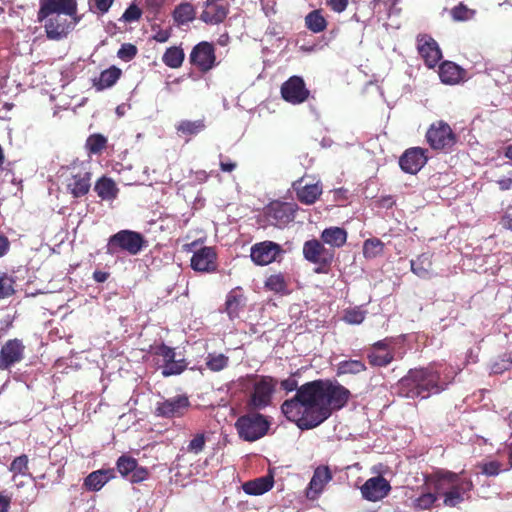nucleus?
<instances>
[{"mask_svg": "<svg viewBox=\"0 0 512 512\" xmlns=\"http://www.w3.org/2000/svg\"><path fill=\"white\" fill-rule=\"evenodd\" d=\"M286 392L296 390L291 399L281 405L284 416L301 430H310L327 420L333 411L341 410L348 403L351 392L337 381L317 379L298 387L295 375L280 382Z\"/></svg>", "mask_w": 512, "mask_h": 512, "instance_id": "nucleus-1", "label": "nucleus"}, {"mask_svg": "<svg viewBox=\"0 0 512 512\" xmlns=\"http://www.w3.org/2000/svg\"><path fill=\"white\" fill-rule=\"evenodd\" d=\"M447 386L448 382L441 379L440 372L433 366L410 369L399 381L401 395L411 399H427L432 394L441 393Z\"/></svg>", "mask_w": 512, "mask_h": 512, "instance_id": "nucleus-2", "label": "nucleus"}, {"mask_svg": "<svg viewBox=\"0 0 512 512\" xmlns=\"http://www.w3.org/2000/svg\"><path fill=\"white\" fill-rule=\"evenodd\" d=\"M433 483L436 493L443 497V503L448 507H455L468 499L474 487L471 479L443 470L433 474Z\"/></svg>", "mask_w": 512, "mask_h": 512, "instance_id": "nucleus-3", "label": "nucleus"}, {"mask_svg": "<svg viewBox=\"0 0 512 512\" xmlns=\"http://www.w3.org/2000/svg\"><path fill=\"white\" fill-rule=\"evenodd\" d=\"M240 385L248 393L246 406L258 411L272 403L278 380L268 375L247 374L240 379Z\"/></svg>", "mask_w": 512, "mask_h": 512, "instance_id": "nucleus-4", "label": "nucleus"}, {"mask_svg": "<svg viewBox=\"0 0 512 512\" xmlns=\"http://www.w3.org/2000/svg\"><path fill=\"white\" fill-rule=\"evenodd\" d=\"M270 424L266 416L253 410V412L238 417L235 422V428L242 440L254 442L268 433Z\"/></svg>", "mask_w": 512, "mask_h": 512, "instance_id": "nucleus-5", "label": "nucleus"}, {"mask_svg": "<svg viewBox=\"0 0 512 512\" xmlns=\"http://www.w3.org/2000/svg\"><path fill=\"white\" fill-rule=\"evenodd\" d=\"M147 241L144 236L133 230H120L111 235L106 245V254L116 255L119 252H127L130 255L139 254Z\"/></svg>", "mask_w": 512, "mask_h": 512, "instance_id": "nucleus-6", "label": "nucleus"}, {"mask_svg": "<svg viewBox=\"0 0 512 512\" xmlns=\"http://www.w3.org/2000/svg\"><path fill=\"white\" fill-rule=\"evenodd\" d=\"M425 140L432 150L449 153L457 144L458 136L447 122L437 120L428 127Z\"/></svg>", "mask_w": 512, "mask_h": 512, "instance_id": "nucleus-7", "label": "nucleus"}, {"mask_svg": "<svg viewBox=\"0 0 512 512\" xmlns=\"http://www.w3.org/2000/svg\"><path fill=\"white\" fill-rule=\"evenodd\" d=\"M303 257L309 263L316 265L314 271L318 274H327L334 261V249L326 248L318 239H310L304 242L302 248Z\"/></svg>", "mask_w": 512, "mask_h": 512, "instance_id": "nucleus-8", "label": "nucleus"}, {"mask_svg": "<svg viewBox=\"0 0 512 512\" xmlns=\"http://www.w3.org/2000/svg\"><path fill=\"white\" fill-rule=\"evenodd\" d=\"M68 15L64 12H56L44 19V29L46 37L49 40L59 41L68 36L74 26L80 21V18L76 15L71 17L72 20H68Z\"/></svg>", "mask_w": 512, "mask_h": 512, "instance_id": "nucleus-9", "label": "nucleus"}, {"mask_svg": "<svg viewBox=\"0 0 512 512\" xmlns=\"http://www.w3.org/2000/svg\"><path fill=\"white\" fill-rule=\"evenodd\" d=\"M190 401L188 396L181 394L171 398H163L156 403L154 415L161 418H180L183 417L189 407Z\"/></svg>", "mask_w": 512, "mask_h": 512, "instance_id": "nucleus-10", "label": "nucleus"}, {"mask_svg": "<svg viewBox=\"0 0 512 512\" xmlns=\"http://www.w3.org/2000/svg\"><path fill=\"white\" fill-rule=\"evenodd\" d=\"M295 212V204L273 201L264 209V216L269 224L283 227L294 220Z\"/></svg>", "mask_w": 512, "mask_h": 512, "instance_id": "nucleus-11", "label": "nucleus"}, {"mask_svg": "<svg viewBox=\"0 0 512 512\" xmlns=\"http://www.w3.org/2000/svg\"><path fill=\"white\" fill-rule=\"evenodd\" d=\"M189 60L201 73L209 72L216 65L214 45L207 41L196 44L192 48Z\"/></svg>", "mask_w": 512, "mask_h": 512, "instance_id": "nucleus-12", "label": "nucleus"}, {"mask_svg": "<svg viewBox=\"0 0 512 512\" xmlns=\"http://www.w3.org/2000/svg\"><path fill=\"white\" fill-rule=\"evenodd\" d=\"M281 97L288 103L298 105L304 103L310 96L305 82L300 76H291L280 88Z\"/></svg>", "mask_w": 512, "mask_h": 512, "instance_id": "nucleus-13", "label": "nucleus"}, {"mask_svg": "<svg viewBox=\"0 0 512 512\" xmlns=\"http://www.w3.org/2000/svg\"><path fill=\"white\" fill-rule=\"evenodd\" d=\"M391 340L385 338L374 342L366 349L368 363L372 367H387L394 360V349L390 346Z\"/></svg>", "mask_w": 512, "mask_h": 512, "instance_id": "nucleus-14", "label": "nucleus"}, {"mask_svg": "<svg viewBox=\"0 0 512 512\" xmlns=\"http://www.w3.org/2000/svg\"><path fill=\"white\" fill-rule=\"evenodd\" d=\"M77 11V0H39L37 19L42 22L56 12H64L69 17H75Z\"/></svg>", "mask_w": 512, "mask_h": 512, "instance_id": "nucleus-15", "label": "nucleus"}, {"mask_svg": "<svg viewBox=\"0 0 512 512\" xmlns=\"http://www.w3.org/2000/svg\"><path fill=\"white\" fill-rule=\"evenodd\" d=\"M25 357V345L23 341L14 338L6 341L0 349V370H9L20 363Z\"/></svg>", "mask_w": 512, "mask_h": 512, "instance_id": "nucleus-16", "label": "nucleus"}, {"mask_svg": "<svg viewBox=\"0 0 512 512\" xmlns=\"http://www.w3.org/2000/svg\"><path fill=\"white\" fill-rule=\"evenodd\" d=\"M417 50L428 68H434L442 59L441 49L429 34H419L416 38Z\"/></svg>", "mask_w": 512, "mask_h": 512, "instance_id": "nucleus-17", "label": "nucleus"}, {"mask_svg": "<svg viewBox=\"0 0 512 512\" xmlns=\"http://www.w3.org/2000/svg\"><path fill=\"white\" fill-rule=\"evenodd\" d=\"M362 498L377 502L384 499L391 491V485L382 475L371 477L360 487Z\"/></svg>", "mask_w": 512, "mask_h": 512, "instance_id": "nucleus-18", "label": "nucleus"}, {"mask_svg": "<svg viewBox=\"0 0 512 512\" xmlns=\"http://www.w3.org/2000/svg\"><path fill=\"white\" fill-rule=\"evenodd\" d=\"M229 11L230 6L226 0H206L200 20L208 25H218L225 21Z\"/></svg>", "mask_w": 512, "mask_h": 512, "instance_id": "nucleus-19", "label": "nucleus"}, {"mask_svg": "<svg viewBox=\"0 0 512 512\" xmlns=\"http://www.w3.org/2000/svg\"><path fill=\"white\" fill-rule=\"evenodd\" d=\"M281 252L282 248L279 244L263 241L251 247L250 257L255 264L265 266L275 261Z\"/></svg>", "mask_w": 512, "mask_h": 512, "instance_id": "nucleus-20", "label": "nucleus"}, {"mask_svg": "<svg viewBox=\"0 0 512 512\" xmlns=\"http://www.w3.org/2000/svg\"><path fill=\"white\" fill-rule=\"evenodd\" d=\"M427 149L412 147L407 149L399 159L401 169L409 174H416L427 163Z\"/></svg>", "mask_w": 512, "mask_h": 512, "instance_id": "nucleus-21", "label": "nucleus"}, {"mask_svg": "<svg viewBox=\"0 0 512 512\" xmlns=\"http://www.w3.org/2000/svg\"><path fill=\"white\" fill-rule=\"evenodd\" d=\"M191 268L197 272L211 273L217 269V254L212 247H202L194 252Z\"/></svg>", "mask_w": 512, "mask_h": 512, "instance_id": "nucleus-22", "label": "nucleus"}, {"mask_svg": "<svg viewBox=\"0 0 512 512\" xmlns=\"http://www.w3.org/2000/svg\"><path fill=\"white\" fill-rule=\"evenodd\" d=\"M303 182L304 177L294 181L292 184L297 199L306 205L314 204L322 194V185L320 183L303 184Z\"/></svg>", "mask_w": 512, "mask_h": 512, "instance_id": "nucleus-23", "label": "nucleus"}, {"mask_svg": "<svg viewBox=\"0 0 512 512\" xmlns=\"http://www.w3.org/2000/svg\"><path fill=\"white\" fill-rule=\"evenodd\" d=\"M91 172L77 171L71 173V178L67 183V190L74 198H81L88 194L91 188Z\"/></svg>", "mask_w": 512, "mask_h": 512, "instance_id": "nucleus-24", "label": "nucleus"}, {"mask_svg": "<svg viewBox=\"0 0 512 512\" xmlns=\"http://www.w3.org/2000/svg\"><path fill=\"white\" fill-rule=\"evenodd\" d=\"M114 477V469H99L91 472L85 477L83 487L88 491L97 492Z\"/></svg>", "mask_w": 512, "mask_h": 512, "instance_id": "nucleus-25", "label": "nucleus"}, {"mask_svg": "<svg viewBox=\"0 0 512 512\" xmlns=\"http://www.w3.org/2000/svg\"><path fill=\"white\" fill-rule=\"evenodd\" d=\"M245 296L240 287H236L228 292L225 301V312L231 320L239 317L240 312L245 307Z\"/></svg>", "mask_w": 512, "mask_h": 512, "instance_id": "nucleus-26", "label": "nucleus"}, {"mask_svg": "<svg viewBox=\"0 0 512 512\" xmlns=\"http://www.w3.org/2000/svg\"><path fill=\"white\" fill-rule=\"evenodd\" d=\"M176 133L179 137L189 141L192 137L197 136L206 129L205 118L197 120H181L176 126Z\"/></svg>", "mask_w": 512, "mask_h": 512, "instance_id": "nucleus-27", "label": "nucleus"}, {"mask_svg": "<svg viewBox=\"0 0 512 512\" xmlns=\"http://www.w3.org/2000/svg\"><path fill=\"white\" fill-rule=\"evenodd\" d=\"M439 78L444 84H457L465 75V71L457 64L451 61H444L439 65Z\"/></svg>", "mask_w": 512, "mask_h": 512, "instance_id": "nucleus-28", "label": "nucleus"}, {"mask_svg": "<svg viewBox=\"0 0 512 512\" xmlns=\"http://www.w3.org/2000/svg\"><path fill=\"white\" fill-rule=\"evenodd\" d=\"M273 485V475L269 474L243 483L242 489L248 495L259 496L271 490Z\"/></svg>", "mask_w": 512, "mask_h": 512, "instance_id": "nucleus-29", "label": "nucleus"}, {"mask_svg": "<svg viewBox=\"0 0 512 512\" xmlns=\"http://www.w3.org/2000/svg\"><path fill=\"white\" fill-rule=\"evenodd\" d=\"M94 191L103 201H112L117 198L119 193L115 181L107 176H102L96 181Z\"/></svg>", "mask_w": 512, "mask_h": 512, "instance_id": "nucleus-30", "label": "nucleus"}, {"mask_svg": "<svg viewBox=\"0 0 512 512\" xmlns=\"http://www.w3.org/2000/svg\"><path fill=\"white\" fill-rule=\"evenodd\" d=\"M320 238L324 244L332 248H340L347 241V231L340 227H329L321 232Z\"/></svg>", "mask_w": 512, "mask_h": 512, "instance_id": "nucleus-31", "label": "nucleus"}, {"mask_svg": "<svg viewBox=\"0 0 512 512\" xmlns=\"http://www.w3.org/2000/svg\"><path fill=\"white\" fill-rule=\"evenodd\" d=\"M122 71L116 66H111L101 72L98 79L94 80V87L98 91L112 87L121 77Z\"/></svg>", "mask_w": 512, "mask_h": 512, "instance_id": "nucleus-32", "label": "nucleus"}, {"mask_svg": "<svg viewBox=\"0 0 512 512\" xmlns=\"http://www.w3.org/2000/svg\"><path fill=\"white\" fill-rule=\"evenodd\" d=\"M304 21L306 28L315 34L325 31L328 26V22L323 15L322 9L312 10L305 16Z\"/></svg>", "mask_w": 512, "mask_h": 512, "instance_id": "nucleus-33", "label": "nucleus"}, {"mask_svg": "<svg viewBox=\"0 0 512 512\" xmlns=\"http://www.w3.org/2000/svg\"><path fill=\"white\" fill-rule=\"evenodd\" d=\"M432 265V255L429 253H422L410 261L411 271L420 278L429 277Z\"/></svg>", "mask_w": 512, "mask_h": 512, "instance_id": "nucleus-34", "label": "nucleus"}, {"mask_svg": "<svg viewBox=\"0 0 512 512\" xmlns=\"http://www.w3.org/2000/svg\"><path fill=\"white\" fill-rule=\"evenodd\" d=\"M195 14V8L191 3L181 2L175 7L172 17L174 22L180 26L192 22L195 19Z\"/></svg>", "mask_w": 512, "mask_h": 512, "instance_id": "nucleus-35", "label": "nucleus"}, {"mask_svg": "<svg viewBox=\"0 0 512 512\" xmlns=\"http://www.w3.org/2000/svg\"><path fill=\"white\" fill-rule=\"evenodd\" d=\"M367 370L366 364L362 360H342L337 364L336 374L341 375H358Z\"/></svg>", "mask_w": 512, "mask_h": 512, "instance_id": "nucleus-36", "label": "nucleus"}, {"mask_svg": "<svg viewBox=\"0 0 512 512\" xmlns=\"http://www.w3.org/2000/svg\"><path fill=\"white\" fill-rule=\"evenodd\" d=\"M185 59V54L182 48L172 46L166 49L162 56L163 63L172 69H177L182 66Z\"/></svg>", "mask_w": 512, "mask_h": 512, "instance_id": "nucleus-37", "label": "nucleus"}, {"mask_svg": "<svg viewBox=\"0 0 512 512\" xmlns=\"http://www.w3.org/2000/svg\"><path fill=\"white\" fill-rule=\"evenodd\" d=\"M332 476L327 467L320 469L317 468L314 472V475L309 483V490L313 491L315 494L320 493L325 484L331 480Z\"/></svg>", "mask_w": 512, "mask_h": 512, "instance_id": "nucleus-38", "label": "nucleus"}, {"mask_svg": "<svg viewBox=\"0 0 512 512\" xmlns=\"http://www.w3.org/2000/svg\"><path fill=\"white\" fill-rule=\"evenodd\" d=\"M107 138L100 134L94 133L91 134L85 143V148L89 154L98 155L101 154L104 149L107 147Z\"/></svg>", "mask_w": 512, "mask_h": 512, "instance_id": "nucleus-39", "label": "nucleus"}, {"mask_svg": "<svg viewBox=\"0 0 512 512\" xmlns=\"http://www.w3.org/2000/svg\"><path fill=\"white\" fill-rule=\"evenodd\" d=\"M9 471L13 473V479H15L17 475L32 477V474L29 472L28 456L26 454H22L15 457L9 466Z\"/></svg>", "mask_w": 512, "mask_h": 512, "instance_id": "nucleus-40", "label": "nucleus"}, {"mask_svg": "<svg viewBox=\"0 0 512 512\" xmlns=\"http://www.w3.org/2000/svg\"><path fill=\"white\" fill-rule=\"evenodd\" d=\"M384 250V243L378 238H371L364 241L363 255L367 259L376 258Z\"/></svg>", "mask_w": 512, "mask_h": 512, "instance_id": "nucleus-41", "label": "nucleus"}, {"mask_svg": "<svg viewBox=\"0 0 512 512\" xmlns=\"http://www.w3.org/2000/svg\"><path fill=\"white\" fill-rule=\"evenodd\" d=\"M229 357L220 353H209L206 357V366L213 372H219L228 366Z\"/></svg>", "mask_w": 512, "mask_h": 512, "instance_id": "nucleus-42", "label": "nucleus"}, {"mask_svg": "<svg viewBox=\"0 0 512 512\" xmlns=\"http://www.w3.org/2000/svg\"><path fill=\"white\" fill-rule=\"evenodd\" d=\"M287 281L283 274H272L265 281V288L275 293H285L287 291Z\"/></svg>", "mask_w": 512, "mask_h": 512, "instance_id": "nucleus-43", "label": "nucleus"}, {"mask_svg": "<svg viewBox=\"0 0 512 512\" xmlns=\"http://www.w3.org/2000/svg\"><path fill=\"white\" fill-rule=\"evenodd\" d=\"M366 317V311L362 310L360 307H353L344 310L343 313V321L350 325H358L361 324Z\"/></svg>", "mask_w": 512, "mask_h": 512, "instance_id": "nucleus-44", "label": "nucleus"}, {"mask_svg": "<svg viewBox=\"0 0 512 512\" xmlns=\"http://www.w3.org/2000/svg\"><path fill=\"white\" fill-rule=\"evenodd\" d=\"M138 462L131 456L122 455L116 462L118 472L123 476L127 477L133 470L136 469Z\"/></svg>", "mask_w": 512, "mask_h": 512, "instance_id": "nucleus-45", "label": "nucleus"}, {"mask_svg": "<svg viewBox=\"0 0 512 512\" xmlns=\"http://www.w3.org/2000/svg\"><path fill=\"white\" fill-rule=\"evenodd\" d=\"M187 368V362L185 359H173L167 365H162V375L164 377H170L173 375H179L184 372Z\"/></svg>", "mask_w": 512, "mask_h": 512, "instance_id": "nucleus-46", "label": "nucleus"}, {"mask_svg": "<svg viewBox=\"0 0 512 512\" xmlns=\"http://www.w3.org/2000/svg\"><path fill=\"white\" fill-rule=\"evenodd\" d=\"M476 11L468 8L465 4L459 3L450 10V15L454 21H468L472 19Z\"/></svg>", "mask_w": 512, "mask_h": 512, "instance_id": "nucleus-47", "label": "nucleus"}, {"mask_svg": "<svg viewBox=\"0 0 512 512\" xmlns=\"http://www.w3.org/2000/svg\"><path fill=\"white\" fill-rule=\"evenodd\" d=\"M152 353L156 356L162 357L163 365H167L169 362L175 359L176 356L175 349L167 346L164 343L152 347Z\"/></svg>", "mask_w": 512, "mask_h": 512, "instance_id": "nucleus-48", "label": "nucleus"}, {"mask_svg": "<svg viewBox=\"0 0 512 512\" xmlns=\"http://www.w3.org/2000/svg\"><path fill=\"white\" fill-rule=\"evenodd\" d=\"M436 500L437 496L435 494L430 492L423 493L413 500V507L417 510H427L434 505Z\"/></svg>", "mask_w": 512, "mask_h": 512, "instance_id": "nucleus-49", "label": "nucleus"}, {"mask_svg": "<svg viewBox=\"0 0 512 512\" xmlns=\"http://www.w3.org/2000/svg\"><path fill=\"white\" fill-rule=\"evenodd\" d=\"M115 0H90L89 10L97 15L103 16L106 14Z\"/></svg>", "mask_w": 512, "mask_h": 512, "instance_id": "nucleus-50", "label": "nucleus"}, {"mask_svg": "<svg viewBox=\"0 0 512 512\" xmlns=\"http://www.w3.org/2000/svg\"><path fill=\"white\" fill-rule=\"evenodd\" d=\"M206 444V437L204 433H198L196 434L193 439L189 442L187 445V452L193 453V454H199L203 451Z\"/></svg>", "mask_w": 512, "mask_h": 512, "instance_id": "nucleus-51", "label": "nucleus"}, {"mask_svg": "<svg viewBox=\"0 0 512 512\" xmlns=\"http://www.w3.org/2000/svg\"><path fill=\"white\" fill-rule=\"evenodd\" d=\"M142 14V10L136 4L132 3L122 14L121 20L127 23L136 22L141 19Z\"/></svg>", "mask_w": 512, "mask_h": 512, "instance_id": "nucleus-52", "label": "nucleus"}, {"mask_svg": "<svg viewBox=\"0 0 512 512\" xmlns=\"http://www.w3.org/2000/svg\"><path fill=\"white\" fill-rule=\"evenodd\" d=\"M138 49L134 44L124 43L117 52L118 58L123 61H131L137 55Z\"/></svg>", "mask_w": 512, "mask_h": 512, "instance_id": "nucleus-53", "label": "nucleus"}, {"mask_svg": "<svg viewBox=\"0 0 512 512\" xmlns=\"http://www.w3.org/2000/svg\"><path fill=\"white\" fill-rule=\"evenodd\" d=\"M15 293L13 281L6 275L0 276V300L8 298Z\"/></svg>", "mask_w": 512, "mask_h": 512, "instance_id": "nucleus-54", "label": "nucleus"}, {"mask_svg": "<svg viewBox=\"0 0 512 512\" xmlns=\"http://www.w3.org/2000/svg\"><path fill=\"white\" fill-rule=\"evenodd\" d=\"M148 477V469L137 464L136 469L131 472L129 480L131 483H141L145 481Z\"/></svg>", "mask_w": 512, "mask_h": 512, "instance_id": "nucleus-55", "label": "nucleus"}, {"mask_svg": "<svg viewBox=\"0 0 512 512\" xmlns=\"http://www.w3.org/2000/svg\"><path fill=\"white\" fill-rule=\"evenodd\" d=\"M152 30L155 31L152 39L159 43L167 42L172 34V29H161L158 25H153Z\"/></svg>", "mask_w": 512, "mask_h": 512, "instance_id": "nucleus-56", "label": "nucleus"}, {"mask_svg": "<svg viewBox=\"0 0 512 512\" xmlns=\"http://www.w3.org/2000/svg\"><path fill=\"white\" fill-rule=\"evenodd\" d=\"M165 1L166 0H144V6L150 13L156 16L165 4Z\"/></svg>", "mask_w": 512, "mask_h": 512, "instance_id": "nucleus-57", "label": "nucleus"}, {"mask_svg": "<svg viewBox=\"0 0 512 512\" xmlns=\"http://www.w3.org/2000/svg\"><path fill=\"white\" fill-rule=\"evenodd\" d=\"M219 158L221 171L231 173L237 168V163L235 161H232L229 158H224L222 154L219 155Z\"/></svg>", "mask_w": 512, "mask_h": 512, "instance_id": "nucleus-58", "label": "nucleus"}, {"mask_svg": "<svg viewBox=\"0 0 512 512\" xmlns=\"http://www.w3.org/2000/svg\"><path fill=\"white\" fill-rule=\"evenodd\" d=\"M349 0H327L329 6L334 12L342 13L346 10Z\"/></svg>", "mask_w": 512, "mask_h": 512, "instance_id": "nucleus-59", "label": "nucleus"}, {"mask_svg": "<svg viewBox=\"0 0 512 512\" xmlns=\"http://www.w3.org/2000/svg\"><path fill=\"white\" fill-rule=\"evenodd\" d=\"M482 472L487 476H496L500 472V465L496 461H491L483 465Z\"/></svg>", "mask_w": 512, "mask_h": 512, "instance_id": "nucleus-60", "label": "nucleus"}, {"mask_svg": "<svg viewBox=\"0 0 512 512\" xmlns=\"http://www.w3.org/2000/svg\"><path fill=\"white\" fill-rule=\"evenodd\" d=\"M499 224L504 229L512 231V207L502 215Z\"/></svg>", "mask_w": 512, "mask_h": 512, "instance_id": "nucleus-61", "label": "nucleus"}, {"mask_svg": "<svg viewBox=\"0 0 512 512\" xmlns=\"http://www.w3.org/2000/svg\"><path fill=\"white\" fill-rule=\"evenodd\" d=\"M10 250V241L8 237L0 233V258L4 257Z\"/></svg>", "mask_w": 512, "mask_h": 512, "instance_id": "nucleus-62", "label": "nucleus"}, {"mask_svg": "<svg viewBox=\"0 0 512 512\" xmlns=\"http://www.w3.org/2000/svg\"><path fill=\"white\" fill-rule=\"evenodd\" d=\"M109 276H110V274L106 271L96 270L93 272V279L97 283H103V282L107 281Z\"/></svg>", "mask_w": 512, "mask_h": 512, "instance_id": "nucleus-63", "label": "nucleus"}, {"mask_svg": "<svg viewBox=\"0 0 512 512\" xmlns=\"http://www.w3.org/2000/svg\"><path fill=\"white\" fill-rule=\"evenodd\" d=\"M497 184L499 185V188L502 191L510 190V189H512V178L511 177L502 178L497 181Z\"/></svg>", "mask_w": 512, "mask_h": 512, "instance_id": "nucleus-64", "label": "nucleus"}]
</instances>
